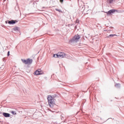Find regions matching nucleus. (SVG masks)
<instances>
[{
    "label": "nucleus",
    "instance_id": "nucleus-14",
    "mask_svg": "<svg viewBox=\"0 0 124 124\" xmlns=\"http://www.w3.org/2000/svg\"><path fill=\"white\" fill-rule=\"evenodd\" d=\"M9 55H10V51H8V53H7V56H8V57H9Z\"/></svg>",
    "mask_w": 124,
    "mask_h": 124
},
{
    "label": "nucleus",
    "instance_id": "nucleus-5",
    "mask_svg": "<svg viewBox=\"0 0 124 124\" xmlns=\"http://www.w3.org/2000/svg\"><path fill=\"white\" fill-rule=\"evenodd\" d=\"M58 57L60 59H62V58H64L65 57V54L63 52H58Z\"/></svg>",
    "mask_w": 124,
    "mask_h": 124
},
{
    "label": "nucleus",
    "instance_id": "nucleus-1",
    "mask_svg": "<svg viewBox=\"0 0 124 124\" xmlns=\"http://www.w3.org/2000/svg\"><path fill=\"white\" fill-rule=\"evenodd\" d=\"M55 100H56V99H55V98L53 97L52 96L48 95L47 96V101H48V105L49 107H50V108H53V107H54V106L56 105V103L55 102Z\"/></svg>",
    "mask_w": 124,
    "mask_h": 124
},
{
    "label": "nucleus",
    "instance_id": "nucleus-9",
    "mask_svg": "<svg viewBox=\"0 0 124 124\" xmlns=\"http://www.w3.org/2000/svg\"><path fill=\"white\" fill-rule=\"evenodd\" d=\"M13 30L15 31H19V27H15Z\"/></svg>",
    "mask_w": 124,
    "mask_h": 124
},
{
    "label": "nucleus",
    "instance_id": "nucleus-8",
    "mask_svg": "<svg viewBox=\"0 0 124 124\" xmlns=\"http://www.w3.org/2000/svg\"><path fill=\"white\" fill-rule=\"evenodd\" d=\"M3 115L5 118H9V117H10V114L7 113H6V112H3Z\"/></svg>",
    "mask_w": 124,
    "mask_h": 124
},
{
    "label": "nucleus",
    "instance_id": "nucleus-2",
    "mask_svg": "<svg viewBox=\"0 0 124 124\" xmlns=\"http://www.w3.org/2000/svg\"><path fill=\"white\" fill-rule=\"evenodd\" d=\"M81 38V37L79 35H75L73 38L71 39L69 41V43L70 44H72V43H77L78 41H79V39Z\"/></svg>",
    "mask_w": 124,
    "mask_h": 124
},
{
    "label": "nucleus",
    "instance_id": "nucleus-6",
    "mask_svg": "<svg viewBox=\"0 0 124 124\" xmlns=\"http://www.w3.org/2000/svg\"><path fill=\"white\" fill-rule=\"evenodd\" d=\"M116 11H117V10L112 9V10H110L108 12H106V13L108 15H111V14H113V13H115V12H116Z\"/></svg>",
    "mask_w": 124,
    "mask_h": 124
},
{
    "label": "nucleus",
    "instance_id": "nucleus-4",
    "mask_svg": "<svg viewBox=\"0 0 124 124\" xmlns=\"http://www.w3.org/2000/svg\"><path fill=\"white\" fill-rule=\"evenodd\" d=\"M42 74H43V71H42L40 69H38L34 72V75H41Z\"/></svg>",
    "mask_w": 124,
    "mask_h": 124
},
{
    "label": "nucleus",
    "instance_id": "nucleus-11",
    "mask_svg": "<svg viewBox=\"0 0 124 124\" xmlns=\"http://www.w3.org/2000/svg\"><path fill=\"white\" fill-rule=\"evenodd\" d=\"M115 0H107L108 3H112Z\"/></svg>",
    "mask_w": 124,
    "mask_h": 124
},
{
    "label": "nucleus",
    "instance_id": "nucleus-17",
    "mask_svg": "<svg viewBox=\"0 0 124 124\" xmlns=\"http://www.w3.org/2000/svg\"><path fill=\"white\" fill-rule=\"evenodd\" d=\"M6 24H7L8 23V21L5 22Z\"/></svg>",
    "mask_w": 124,
    "mask_h": 124
},
{
    "label": "nucleus",
    "instance_id": "nucleus-10",
    "mask_svg": "<svg viewBox=\"0 0 124 124\" xmlns=\"http://www.w3.org/2000/svg\"><path fill=\"white\" fill-rule=\"evenodd\" d=\"M114 36H117V35L114 34H110L108 36V37H114Z\"/></svg>",
    "mask_w": 124,
    "mask_h": 124
},
{
    "label": "nucleus",
    "instance_id": "nucleus-16",
    "mask_svg": "<svg viewBox=\"0 0 124 124\" xmlns=\"http://www.w3.org/2000/svg\"><path fill=\"white\" fill-rule=\"evenodd\" d=\"M56 10H57V11H59V12H61V10H60L56 9Z\"/></svg>",
    "mask_w": 124,
    "mask_h": 124
},
{
    "label": "nucleus",
    "instance_id": "nucleus-15",
    "mask_svg": "<svg viewBox=\"0 0 124 124\" xmlns=\"http://www.w3.org/2000/svg\"><path fill=\"white\" fill-rule=\"evenodd\" d=\"M60 2H61V3H62V2H63V0H60Z\"/></svg>",
    "mask_w": 124,
    "mask_h": 124
},
{
    "label": "nucleus",
    "instance_id": "nucleus-13",
    "mask_svg": "<svg viewBox=\"0 0 124 124\" xmlns=\"http://www.w3.org/2000/svg\"><path fill=\"white\" fill-rule=\"evenodd\" d=\"M12 114H13V115H16L17 113H16V111H11Z\"/></svg>",
    "mask_w": 124,
    "mask_h": 124
},
{
    "label": "nucleus",
    "instance_id": "nucleus-3",
    "mask_svg": "<svg viewBox=\"0 0 124 124\" xmlns=\"http://www.w3.org/2000/svg\"><path fill=\"white\" fill-rule=\"evenodd\" d=\"M21 62L25 64H31L32 62V60L31 59H27L26 60L21 59Z\"/></svg>",
    "mask_w": 124,
    "mask_h": 124
},
{
    "label": "nucleus",
    "instance_id": "nucleus-12",
    "mask_svg": "<svg viewBox=\"0 0 124 124\" xmlns=\"http://www.w3.org/2000/svg\"><path fill=\"white\" fill-rule=\"evenodd\" d=\"M53 57L54 58H59V54L57 53V54H54Z\"/></svg>",
    "mask_w": 124,
    "mask_h": 124
},
{
    "label": "nucleus",
    "instance_id": "nucleus-7",
    "mask_svg": "<svg viewBox=\"0 0 124 124\" xmlns=\"http://www.w3.org/2000/svg\"><path fill=\"white\" fill-rule=\"evenodd\" d=\"M18 21L15 20H8V24H9V25H11L12 24H15V23H17Z\"/></svg>",
    "mask_w": 124,
    "mask_h": 124
}]
</instances>
